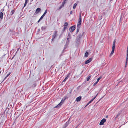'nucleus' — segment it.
<instances>
[{
    "label": "nucleus",
    "instance_id": "f257e3e1",
    "mask_svg": "<svg viewBox=\"0 0 128 128\" xmlns=\"http://www.w3.org/2000/svg\"><path fill=\"white\" fill-rule=\"evenodd\" d=\"M68 98V97L67 96H64V97L63 98L60 102L59 104H58L57 106H55L54 107V108H59L60 107H61V106L63 103L64 101L66 99Z\"/></svg>",
    "mask_w": 128,
    "mask_h": 128
},
{
    "label": "nucleus",
    "instance_id": "f03ea898",
    "mask_svg": "<svg viewBox=\"0 0 128 128\" xmlns=\"http://www.w3.org/2000/svg\"><path fill=\"white\" fill-rule=\"evenodd\" d=\"M6 110H7V112L6 113L7 117L9 118L10 116H11L12 114V110L9 108H6L5 111Z\"/></svg>",
    "mask_w": 128,
    "mask_h": 128
},
{
    "label": "nucleus",
    "instance_id": "7ed1b4c3",
    "mask_svg": "<svg viewBox=\"0 0 128 128\" xmlns=\"http://www.w3.org/2000/svg\"><path fill=\"white\" fill-rule=\"evenodd\" d=\"M76 29L75 26H72L70 28V32H73Z\"/></svg>",
    "mask_w": 128,
    "mask_h": 128
},
{
    "label": "nucleus",
    "instance_id": "20e7f679",
    "mask_svg": "<svg viewBox=\"0 0 128 128\" xmlns=\"http://www.w3.org/2000/svg\"><path fill=\"white\" fill-rule=\"evenodd\" d=\"M106 120L105 118H103L102 120L100 123V125H104V123L106 122Z\"/></svg>",
    "mask_w": 128,
    "mask_h": 128
},
{
    "label": "nucleus",
    "instance_id": "39448f33",
    "mask_svg": "<svg viewBox=\"0 0 128 128\" xmlns=\"http://www.w3.org/2000/svg\"><path fill=\"white\" fill-rule=\"evenodd\" d=\"M92 60V58H90L88 60L86 61L85 62L86 64H87L90 62Z\"/></svg>",
    "mask_w": 128,
    "mask_h": 128
},
{
    "label": "nucleus",
    "instance_id": "423d86ee",
    "mask_svg": "<svg viewBox=\"0 0 128 128\" xmlns=\"http://www.w3.org/2000/svg\"><path fill=\"white\" fill-rule=\"evenodd\" d=\"M47 12H48V10H45V11L44 12V14L40 18H41V19H42L43 18L44 16H45V15L46 14Z\"/></svg>",
    "mask_w": 128,
    "mask_h": 128
},
{
    "label": "nucleus",
    "instance_id": "0eeeda50",
    "mask_svg": "<svg viewBox=\"0 0 128 128\" xmlns=\"http://www.w3.org/2000/svg\"><path fill=\"white\" fill-rule=\"evenodd\" d=\"M82 97L81 96H79L76 99V101L78 102H80L82 99Z\"/></svg>",
    "mask_w": 128,
    "mask_h": 128
},
{
    "label": "nucleus",
    "instance_id": "6e6552de",
    "mask_svg": "<svg viewBox=\"0 0 128 128\" xmlns=\"http://www.w3.org/2000/svg\"><path fill=\"white\" fill-rule=\"evenodd\" d=\"M70 74H68L65 78L64 79V80L63 81L62 83H63L64 82H65L69 78V76L70 75Z\"/></svg>",
    "mask_w": 128,
    "mask_h": 128
},
{
    "label": "nucleus",
    "instance_id": "1a4fd4ad",
    "mask_svg": "<svg viewBox=\"0 0 128 128\" xmlns=\"http://www.w3.org/2000/svg\"><path fill=\"white\" fill-rule=\"evenodd\" d=\"M68 23H67L66 22L65 23V24L64 25V28L66 30L67 28V26H68Z\"/></svg>",
    "mask_w": 128,
    "mask_h": 128
},
{
    "label": "nucleus",
    "instance_id": "9d476101",
    "mask_svg": "<svg viewBox=\"0 0 128 128\" xmlns=\"http://www.w3.org/2000/svg\"><path fill=\"white\" fill-rule=\"evenodd\" d=\"M41 10V9L40 8H38L36 11L35 13L36 14H38L39 12Z\"/></svg>",
    "mask_w": 128,
    "mask_h": 128
},
{
    "label": "nucleus",
    "instance_id": "9b49d317",
    "mask_svg": "<svg viewBox=\"0 0 128 128\" xmlns=\"http://www.w3.org/2000/svg\"><path fill=\"white\" fill-rule=\"evenodd\" d=\"M82 12H80V14L79 18L78 20V21L79 22H82Z\"/></svg>",
    "mask_w": 128,
    "mask_h": 128
},
{
    "label": "nucleus",
    "instance_id": "f8f14e48",
    "mask_svg": "<svg viewBox=\"0 0 128 128\" xmlns=\"http://www.w3.org/2000/svg\"><path fill=\"white\" fill-rule=\"evenodd\" d=\"M69 120L70 119H69V120L64 125V126L66 128L68 126L70 123Z\"/></svg>",
    "mask_w": 128,
    "mask_h": 128
},
{
    "label": "nucleus",
    "instance_id": "ddd939ff",
    "mask_svg": "<svg viewBox=\"0 0 128 128\" xmlns=\"http://www.w3.org/2000/svg\"><path fill=\"white\" fill-rule=\"evenodd\" d=\"M36 85H37L36 82H35L33 83V85L32 86V88H34L36 86Z\"/></svg>",
    "mask_w": 128,
    "mask_h": 128
},
{
    "label": "nucleus",
    "instance_id": "4468645a",
    "mask_svg": "<svg viewBox=\"0 0 128 128\" xmlns=\"http://www.w3.org/2000/svg\"><path fill=\"white\" fill-rule=\"evenodd\" d=\"M3 14L2 12H1L0 13V19L1 20H2L3 18Z\"/></svg>",
    "mask_w": 128,
    "mask_h": 128
},
{
    "label": "nucleus",
    "instance_id": "2eb2a0df",
    "mask_svg": "<svg viewBox=\"0 0 128 128\" xmlns=\"http://www.w3.org/2000/svg\"><path fill=\"white\" fill-rule=\"evenodd\" d=\"M81 24H82V22H78V23L77 27H80V28L81 25Z\"/></svg>",
    "mask_w": 128,
    "mask_h": 128
},
{
    "label": "nucleus",
    "instance_id": "dca6fc26",
    "mask_svg": "<svg viewBox=\"0 0 128 128\" xmlns=\"http://www.w3.org/2000/svg\"><path fill=\"white\" fill-rule=\"evenodd\" d=\"M94 100V98H93V99H92L86 105V106H88Z\"/></svg>",
    "mask_w": 128,
    "mask_h": 128
},
{
    "label": "nucleus",
    "instance_id": "f3484780",
    "mask_svg": "<svg viewBox=\"0 0 128 128\" xmlns=\"http://www.w3.org/2000/svg\"><path fill=\"white\" fill-rule=\"evenodd\" d=\"M82 36L81 35V34H79L78 36L77 37V39H80V38H81Z\"/></svg>",
    "mask_w": 128,
    "mask_h": 128
},
{
    "label": "nucleus",
    "instance_id": "a211bd4d",
    "mask_svg": "<svg viewBox=\"0 0 128 128\" xmlns=\"http://www.w3.org/2000/svg\"><path fill=\"white\" fill-rule=\"evenodd\" d=\"M14 12L15 11H14V10H12L10 12V14L11 15H12L14 14Z\"/></svg>",
    "mask_w": 128,
    "mask_h": 128
},
{
    "label": "nucleus",
    "instance_id": "6ab92c4d",
    "mask_svg": "<svg viewBox=\"0 0 128 128\" xmlns=\"http://www.w3.org/2000/svg\"><path fill=\"white\" fill-rule=\"evenodd\" d=\"M114 50H112V52L110 55V56H112L113 54L114 53Z\"/></svg>",
    "mask_w": 128,
    "mask_h": 128
},
{
    "label": "nucleus",
    "instance_id": "aec40b11",
    "mask_svg": "<svg viewBox=\"0 0 128 128\" xmlns=\"http://www.w3.org/2000/svg\"><path fill=\"white\" fill-rule=\"evenodd\" d=\"M128 54H127L126 58V63H128Z\"/></svg>",
    "mask_w": 128,
    "mask_h": 128
},
{
    "label": "nucleus",
    "instance_id": "412c9836",
    "mask_svg": "<svg viewBox=\"0 0 128 128\" xmlns=\"http://www.w3.org/2000/svg\"><path fill=\"white\" fill-rule=\"evenodd\" d=\"M88 52H86L84 56L86 57H88Z\"/></svg>",
    "mask_w": 128,
    "mask_h": 128
},
{
    "label": "nucleus",
    "instance_id": "4be33fe9",
    "mask_svg": "<svg viewBox=\"0 0 128 128\" xmlns=\"http://www.w3.org/2000/svg\"><path fill=\"white\" fill-rule=\"evenodd\" d=\"M46 28L45 26H42L41 28V29L42 31L45 30Z\"/></svg>",
    "mask_w": 128,
    "mask_h": 128
},
{
    "label": "nucleus",
    "instance_id": "5701e85b",
    "mask_svg": "<svg viewBox=\"0 0 128 128\" xmlns=\"http://www.w3.org/2000/svg\"><path fill=\"white\" fill-rule=\"evenodd\" d=\"M77 31H76V34H78V32H79V30L80 28V27H77Z\"/></svg>",
    "mask_w": 128,
    "mask_h": 128
},
{
    "label": "nucleus",
    "instance_id": "b1692460",
    "mask_svg": "<svg viewBox=\"0 0 128 128\" xmlns=\"http://www.w3.org/2000/svg\"><path fill=\"white\" fill-rule=\"evenodd\" d=\"M91 77V76H90L87 78L86 80L87 81H88L90 80V79Z\"/></svg>",
    "mask_w": 128,
    "mask_h": 128
},
{
    "label": "nucleus",
    "instance_id": "393cba45",
    "mask_svg": "<svg viewBox=\"0 0 128 128\" xmlns=\"http://www.w3.org/2000/svg\"><path fill=\"white\" fill-rule=\"evenodd\" d=\"M64 4H63L62 3V4L61 5V6H60L59 7V10H60L61 9L62 7H63L64 6Z\"/></svg>",
    "mask_w": 128,
    "mask_h": 128
},
{
    "label": "nucleus",
    "instance_id": "a878e982",
    "mask_svg": "<svg viewBox=\"0 0 128 128\" xmlns=\"http://www.w3.org/2000/svg\"><path fill=\"white\" fill-rule=\"evenodd\" d=\"M70 33L69 34H68V37H67V40H68L70 39Z\"/></svg>",
    "mask_w": 128,
    "mask_h": 128
},
{
    "label": "nucleus",
    "instance_id": "bb28decb",
    "mask_svg": "<svg viewBox=\"0 0 128 128\" xmlns=\"http://www.w3.org/2000/svg\"><path fill=\"white\" fill-rule=\"evenodd\" d=\"M80 42V39H77V40L76 41V42L77 44H79Z\"/></svg>",
    "mask_w": 128,
    "mask_h": 128
},
{
    "label": "nucleus",
    "instance_id": "cd10ccee",
    "mask_svg": "<svg viewBox=\"0 0 128 128\" xmlns=\"http://www.w3.org/2000/svg\"><path fill=\"white\" fill-rule=\"evenodd\" d=\"M77 6V4L76 3H75L73 6V8L74 9H75L76 8V6Z\"/></svg>",
    "mask_w": 128,
    "mask_h": 128
},
{
    "label": "nucleus",
    "instance_id": "c85d7f7f",
    "mask_svg": "<svg viewBox=\"0 0 128 128\" xmlns=\"http://www.w3.org/2000/svg\"><path fill=\"white\" fill-rule=\"evenodd\" d=\"M101 78H102V77H100L99 78H98L97 79V81H96L97 82H99L100 80L101 79Z\"/></svg>",
    "mask_w": 128,
    "mask_h": 128
},
{
    "label": "nucleus",
    "instance_id": "c756f323",
    "mask_svg": "<svg viewBox=\"0 0 128 128\" xmlns=\"http://www.w3.org/2000/svg\"><path fill=\"white\" fill-rule=\"evenodd\" d=\"M120 113H118V114H117V115L116 116V118H118V117H119L120 115Z\"/></svg>",
    "mask_w": 128,
    "mask_h": 128
},
{
    "label": "nucleus",
    "instance_id": "7c9ffc66",
    "mask_svg": "<svg viewBox=\"0 0 128 128\" xmlns=\"http://www.w3.org/2000/svg\"><path fill=\"white\" fill-rule=\"evenodd\" d=\"M11 74V73L10 72V73L8 74L7 75V76H6V77L5 78V79H6L8 77V76H9L10 75V74Z\"/></svg>",
    "mask_w": 128,
    "mask_h": 128
},
{
    "label": "nucleus",
    "instance_id": "2f4dec72",
    "mask_svg": "<svg viewBox=\"0 0 128 128\" xmlns=\"http://www.w3.org/2000/svg\"><path fill=\"white\" fill-rule=\"evenodd\" d=\"M115 45H112V50H115Z\"/></svg>",
    "mask_w": 128,
    "mask_h": 128
},
{
    "label": "nucleus",
    "instance_id": "473e14b6",
    "mask_svg": "<svg viewBox=\"0 0 128 128\" xmlns=\"http://www.w3.org/2000/svg\"><path fill=\"white\" fill-rule=\"evenodd\" d=\"M66 47H67L66 45L64 46V49L63 50V52H64L65 49L66 48Z\"/></svg>",
    "mask_w": 128,
    "mask_h": 128
},
{
    "label": "nucleus",
    "instance_id": "72a5a7b5",
    "mask_svg": "<svg viewBox=\"0 0 128 128\" xmlns=\"http://www.w3.org/2000/svg\"><path fill=\"white\" fill-rule=\"evenodd\" d=\"M28 3V2H25V3H24V7H25L26 6V5H27V4Z\"/></svg>",
    "mask_w": 128,
    "mask_h": 128
},
{
    "label": "nucleus",
    "instance_id": "f704fd0d",
    "mask_svg": "<svg viewBox=\"0 0 128 128\" xmlns=\"http://www.w3.org/2000/svg\"><path fill=\"white\" fill-rule=\"evenodd\" d=\"M98 82H96V83H95L93 85V86H95L96 85L98 84Z\"/></svg>",
    "mask_w": 128,
    "mask_h": 128
},
{
    "label": "nucleus",
    "instance_id": "c9c22d12",
    "mask_svg": "<svg viewBox=\"0 0 128 128\" xmlns=\"http://www.w3.org/2000/svg\"><path fill=\"white\" fill-rule=\"evenodd\" d=\"M116 42L115 41V40L113 42V45H115Z\"/></svg>",
    "mask_w": 128,
    "mask_h": 128
},
{
    "label": "nucleus",
    "instance_id": "e433bc0d",
    "mask_svg": "<svg viewBox=\"0 0 128 128\" xmlns=\"http://www.w3.org/2000/svg\"><path fill=\"white\" fill-rule=\"evenodd\" d=\"M42 19H41V18H40L39 19V20L38 21V23L40 22L42 20Z\"/></svg>",
    "mask_w": 128,
    "mask_h": 128
},
{
    "label": "nucleus",
    "instance_id": "4c0bfd02",
    "mask_svg": "<svg viewBox=\"0 0 128 128\" xmlns=\"http://www.w3.org/2000/svg\"><path fill=\"white\" fill-rule=\"evenodd\" d=\"M56 37V36H55V35H53L52 36V38L54 39Z\"/></svg>",
    "mask_w": 128,
    "mask_h": 128
},
{
    "label": "nucleus",
    "instance_id": "58836bf2",
    "mask_svg": "<svg viewBox=\"0 0 128 128\" xmlns=\"http://www.w3.org/2000/svg\"><path fill=\"white\" fill-rule=\"evenodd\" d=\"M56 34H57V32L56 31L54 32V35H55V36H56Z\"/></svg>",
    "mask_w": 128,
    "mask_h": 128
},
{
    "label": "nucleus",
    "instance_id": "ea45409f",
    "mask_svg": "<svg viewBox=\"0 0 128 128\" xmlns=\"http://www.w3.org/2000/svg\"><path fill=\"white\" fill-rule=\"evenodd\" d=\"M127 63H126L125 66V68H126L127 66Z\"/></svg>",
    "mask_w": 128,
    "mask_h": 128
},
{
    "label": "nucleus",
    "instance_id": "a19ab883",
    "mask_svg": "<svg viewBox=\"0 0 128 128\" xmlns=\"http://www.w3.org/2000/svg\"><path fill=\"white\" fill-rule=\"evenodd\" d=\"M127 54H128V46L127 47Z\"/></svg>",
    "mask_w": 128,
    "mask_h": 128
},
{
    "label": "nucleus",
    "instance_id": "79ce46f5",
    "mask_svg": "<svg viewBox=\"0 0 128 128\" xmlns=\"http://www.w3.org/2000/svg\"><path fill=\"white\" fill-rule=\"evenodd\" d=\"M84 32H83L82 33V34H81V35H82V36H84Z\"/></svg>",
    "mask_w": 128,
    "mask_h": 128
},
{
    "label": "nucleus",
    "instance_id": "37998d69",
    "mask_svg": "<svg viewBox=\"0 0 128 128\" xmlns=\"http://www.w3.org/2000/svg\"><path fill=\"white\" fill-rule=\"evenodd\" d=\"M73 12L72 11H71L70 12V14H72Z\"/></svg>",
    "mask_w": 128,
    "mask_h": 128
},
{
    "label": "nucleus",
    "instance_id": "c03bdc74",
    "mask_svg": "<svg viewBox=\"0 0 128 128\" xmlns=\"http://www.w3.org/2000/svg\"><path fill=\"white\" fill-rule=\"evenodd\" d=\"M98 94H97L96 96L94 97V99L96 98V97H97V96L98 95Z\"/></svg>",
    "mask_w": 128,
    "mask_h": 128
},
{
    "label": "nucleus",
    "instance_id": "a18cd8bd",
    "mask_svg": "<svg viewBox=\"0 0 128 128\" xmlns=\"http://www.w3.org/2000/svg\"><path fill=\"white\" fill-rule=\"evenodd\" d=\"M28 0H25V2H28Z\"/></svg>",
    "mask_w": 128,
    "mask_h": 128
},
{
    "label": "nucleus",
    "instance_id": "49530a36",
    "mask_svg": "<svg viewBox=\"0 0 128 128\" xmlns=\"http://www.w3.org/2000/svg\"><path fill=\"white\" fill-rule=\"evenodd\" d=\"M65 30H66L65 29H64L63 28V30H62L63 32H64L65 31Z\"/></svg>",
    "mask_w": 128,
    "mask_h": 128
},
{
    "label": "nucleus",
    "instance_id": "de8ad7c7",
    "mask_svg": "<svg viewBox=\"0 0 128 128\" xmlns=\"http://www.w3.org/2000/svg\"><path fill=\"white\" fill-rule=\"evenodd\" d=\"M33 0H30V2H32Z\"/></svg>",
    "mask_w": 128,
    "mask_h": 128
},
{
    "label": "nucleus",
    "instance_id": "09e8293b",
    "mask_svg": "<svg viewBox=\"0 0 128 128\" xmlns=\"http://www.w3.org/2000/svg\"><path fill=\"white\" fill-rule=\"evenodd\" d=\"M54 39L53 38H52V41H53L54 40Z\"/></svg>",
    "mask_w": 128,
    "mask_h": 128
},
{
    "label": "nucleus",
    "instance_id": "8fccbe9b",
    "mask_svg": "<svg viewBox=\"0 0 128 128\" xmlns=\"http://www.w3.org/2000/svg\"><path fill=\"white\" fill-rule=\"evenodd\" d=\"M2 20L0 19V23H1Z\"/></svg>",
    "mask_w": 128,
    "mask_h": 128
},
{
    "label": "nucleus",
    "instance_id": "3c124183",
    "mask_svg": "<svg viewBox=\"0 0 128 128\" xmlns=\"http://www.w3.org/2000/svg\"><path fill=\"white\" fill-rule=\"evenodd\" d=\"M40 31V29H38V32Z\"/></svg>",
    "mask_w": 128,
    "mask_h": 128
},
{
    "label": "nucleus",
    "instance_id": "603ef678",
    "mask_svg": "<svg viewBox=\"0 0 128 128\" xmlns=\"http://www.w3.org/2000/svg\"><path fill=\"white\" fill-rule=\"evenodd\" d=\"M78 126H77L75 128H77Z\"/></svg>",
    "mask_w": 128,
    "mask_h": 128
},
{
    "label": "nucleus",
    "instance_id": "864d4df0",
    "mask_svg": "<svg viewBox=\"0 0 128 128\" xmlns=\"http://www.w3.org/2000/svg\"><path fill=\"white\" fill-rule=\"evenodd\" d=\"M108 118V116L107 115L106 117V118Z\"/></svg>",
    "mask_w": 128,
    "mask_h": 128
},
{
    "label": "nucleus",
    "instance_id": "5fc2aeb1",
    "mask_svg": "<svg viewBox=\"0 0 128 128\" xmlns=\"http://www.w3.org/2000/svg\"><path fill=\"white\" fill-rule=\"evenodd\" d=\"M66 128L64 126V127L62 128Z\"/></svg>",
    "mask_w": 128,
    "mask_h": 128
},
{
    "label": "nucleus",
    "instance_id": "6e6d98bb",
    "mask_svg": "<svg viewBox=\"0 0 128 128\" xmlns=\"http://www.w3.org/2000/svg\"><path fill=\"white\" fill-rule=\"evenodd\" d=\"M1 72L0 71V74H1Z\"/></svg>",
    "mask_w": 128,
    "mask_h": 128
},
{
    "label": "nucleus",
    "instance_id": "4d7b16f0",
    "mask_svg": "<svg viewBox=\"0 0 128 128\" xmlns=\"http://www.w3.org/2000/svg\"><path fill=\"white\" fill-rule=\"evenodd\" d=\"M71 92H70V94H71Z\"/></svg>",
    "mask_w": 128,
    "mask_h": 128
}]
</instances>
